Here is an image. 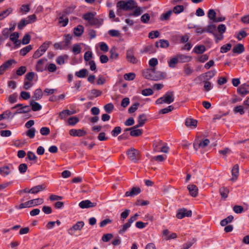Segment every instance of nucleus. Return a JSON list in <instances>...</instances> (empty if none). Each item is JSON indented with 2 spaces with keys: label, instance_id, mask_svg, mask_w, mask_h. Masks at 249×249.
I'll return each instance as SVG.
<instances>
[{
  "label": "nucleus",
  "instance_id": "nucleus-1",
  "mask_svg": "<svg viewBox=\"0 0 249 249\" xmlns=\"http://www.w3.org/2000/svg\"><path fill=\"white\" fill-rule=\"evenodd\" d=\"M117 7H121L124 11H129L137 7V4L134 0H121L117 2Z\"/></svg>",
  "mask_w": 249,
  "mask_h": 249
},
{
  "label": "nucleus",
  "instance_id": "nucleus-2",
  "mask_svg": "<svg viewBox=\"0 0 249 249\" xmlns=\"http://www.w3.org/2000/svg\"><path fill=\"white\" fill-rule=\"evenodd\" d=\"M174 101V92L171 91H167L163 96L158 99L156 101V104H162L166 103L170 104Z\"/></svg>",
  "mask_w": 249,
  "mask_h": 249
},
{
  "label": "nucleus",
  "instance_id": "nucleus-3",
  "mask_svg": "<svg viewBox=\"0 0 249 249\" xmlns=\"http://www.w3.org/2000/svg\"><path fill=\"white\" fill-rule=\"evenodd\" d=\"M44 200L42 198H36L28 201L25 203H21L19 205V206H16V208L19 209H21L25 208H29L42 204Z\"/></svg>",
  "mask_w": 249,
  "mask_h": 249
},
{
  "label": "nucleus",
  "instance_id": "nucleus-4",
  "mask_svg": "<svg viewBox=\"0 0 249 249\" xmlns=\"http://www.w3.org/2000/svg\"><path fill=\"white\" fill-rule=\"evenodd\" d=\"M51 44V42H45L43 43L34 53L33 57L35 59H36L42 56L46 51Z\"/></svg>",
  "mask_w": 249,
  "mask_h": 249
},
{
  "label": "nucleus",
  "instance_id": "nucleus-5",
  "mask_svg": "<svg viewBox=\"0 0 249 249\" xmlns=\"http://www.w3.org/2000/svg\"><path fill=\"white\" fill-rule=\"evenodd\" d=\"M17 109L16 111L14 112V115L18 114H23L30 112L31 111V107L30 106H23L21 104H18L13 107L11 109Z\"/></svg>",
  "mask_w": 249,
  "mask_h": 249
},
{
  "label": "nucleus",
  "instance_id": "nucleus-6",
  "mask_svg": "<svg viewBox=\"0 0 249 249\" xmlns=\"http://www.w3.org/2000/svg\"><path fill=\"white\" fill-rule=\"evenodd\" d=\"M127 154L128 158L133 162H136L140 159V152L134 148L129 149Z\"/></svg>",
  "mask_w": 249,
  "mask_h": 249
},
{
  "label": "nucleus",
  "instance_id": "nucleus-7",
  "mask_svg": "<svg viewBox=\"0 0 249 249\" xmlns=\"http://www.w3.org/2000/svg\"><path fill=\"white\" fill-rule=\"evenodd\" d=\"M95 14L92 12L87 13L83 15V18L88 21L89 23L91 25H97L99 20L98 19L94 18Z\"/></svg>",
  "mask_w": 249,
  "mask_h": 249
},
{
  "label": "nucleus",
  "instance_id": "nucleus-8",
  "mask_svg": "<svg viewBox=\"0 0 249 249\" xmlns=\"http://www.w3.org/2000/svg\"><path fill=\"white\" fill-rule=\"evenodd\" d=\"M155 68H151L143 71L142 74L143 76L147 79L154 81H157L158 77L155 76Z\"/></svg>",
  "mask_w": 249,
  "mask_h": 249
},
{
  "label": "nucleus",
  "instance_id": "nucleus-9",
  "mask_svg": "<svg viewBox=\"0 0 249 249\" xmlns=\"http://www.w3.org/2000/svg\"><path fill=\"white\" fill-rule=\"evenodd\" d=\"M84 225L85 224L83 221H80L77 222L68 230V233L71 235H74L75 231L81 230L84 226Z\"/></svg>",
  "mask_w": 249,
  "mask_h": 249
},
{
  "label": "nucleus",
  "instance_id": "nucleus-10",
  "mask_svg": "<svg viewBox=\"0 0 249 249\" xmlns=\"http://www.w3.org/2000/svg\"><path fill=\"white\" fill-rule=\"evenodd\" d=\"M192 215V211L187 210L185 208L181 209L178 210L176 216L178 219H182L185 217H189Z\"/></svg>",
  "mask_w": 249,
  "mask_h": 249
},
{
  "label": "nucleus",
  "instance_id": "nucleus-11",
  "mask_svg": "<svg viewBox=\"0 0 249 249\" xmlns=\"http://www.w3.org/2000/svg\"><path fill=\"white\" fill-rule=\"evenodd\" d=\"M249 85L244 84L240 85L237 89V92L241 96H244L249 93Z\"/></svg>",
  "mask_w": 249,
  "mask_h": 249
},
{
  "label": "nucleus",
  "instance_id": "nucleus-12",
  "mask_svg": "<svg viewBox=\"0 0 249 249\" xmlns=\"http://www.w3.org/2000/svg\"><path fill=\"white\" fill-rule=\"evenodd\" d=\"M70 135L73 137H83L87 134V132L84 129H71L69 131Z\"/></svg>",
  "mask_w": 249,
  "mask_h": 249
},
{
  "label": "nucleus",
  "instance_id": "nucleus-13",
  "mask_svg": "<svg viewBox=\"0 0 249 249\" xmlns=\"http://www.w3.org/2000/svg\"><path fill=\"white\" fill-rule=\"evenodd\" d=\"M96 206V203L91 202L89 200H85L79 203V206L82 209L93 208Z\"/></svg>",
  "mask_w": 249,
  "mask_h": 249
},
{
  "label": "nucleus",
  "instance_id": "nucleus-14",
  "mask_svg": "<svg viewBox=\"0 0 249 249\" xmlns=\"http://www.w3.org/2000/svg\"><path fill=\"white\" fill-rule=\"evenodd\" d=\"M47 61L46 58H42L38 60L36 63V70L37 71L42 72L46 69L44 66L45 63Z\"/></svg>",
  "mask_w": 249,
  "mask_h": 249
},
{
  "label": "nucleus",
  "instance_id": "nucleus-15",
  "mask_svg": "<svg viewBox=\"0 0 249 249\" xmlns=\"http://www.w3.org/2000/svg\"><path fill=\"white\" fill-rule=\"evenodd\" d=\"M15 63L16 62L14 59L9 60L4 63L0 66V74H3L7 69L10 68L13 63Z\"/></svg>",
  "mask_w": 249,
  "mask_h": 249
},
{
  "label": "nucleus",
  "instance_id": "nucleus-16",
  "mask_svg": "<svg viewBox=\"0 0 249 249\" xmlns=\"http://www.w3.org/2000/svg\"><path fill=\"white\" fill-rule=\"evenodd\" d=\"M126 58L127 61L130 63L134 64L137 62V59L134 55L133 49L130 48L127 50L126 53Z\"/></svg>",
  "mask_w": 249,
  "mask_h": 249
},
{
  "label": "nucleus",
  "instance_id": "nucleus-17",
  "mask_svg": "<svg viewBox=\"0 0 249 249\" xmlns=\"http://www.w3.org/2000/svg\"><path fill=\"white\" fill-rule=\"evenodd\" d=\"M210 142L209 140L206 139L198 143L195 142L194 143V147L196 150L200 148H204L209 144Z\"/></svg>",
  "mask_w": 249,
  "mask_h": 249
},
{
  "label": "nucleus",
  "instance_id": "nucleus-18",
  "mask_svg": "<svg viewBox=\"0 0 249 249\" xmlns=\"http://www.w3.org/2000/svg\"><path fill=\"white\" fill-rule=\"evenodd\" d=\"M190 195L193 197H196L198 195V188L194 184H189L187 186Z\"/></svg>",
  "mask_w": 249,
  "mask_h": 249
},
{
  "label": "nucleus",
  "instance_id": "nucleus-19",
  "mask_svg": "<svg viewBox=\"0 0 249 249\" xmlns=\"http://www.w3.org/2000/svg\"><path fill=\"white\" fill-rule=\"evenodd\" d=\"M12 164H9L8 165L4 166L0 168V174H1L3 176H7L9 175L11 171L10 170V167H12Z\"/></svg>",
  "mask_w": 249,
  "mask_h": 249
},
{
  "label": "nucleus",
  "instance_id": "nucleus-20",
  "mask_svg": "<svg viewBox=\"0 0 249 249\" xmlns=\"http://www.w3.org/2000/svg\"><path fill=\"white\" fill-rule=\"evenodd\" d=\"M180 63H185L190 62L192 59V56L183 54H178L177 55Z\"/></svg>",
  "mask_w": 249,
  "mask_h": 249
},
{
  "label": "nucleus",
  "instance_id": "nucleus-21",
  "mask_svg": "<svg viewBox=\"0 0 249 249\" xmlns=\"http://www.w3.org/2000/svg\"><path fill=\"white\" fill-rule=\"evenodd\" d=\"M141 192V189L139 188L133 187L130 191H127L125 196H133L138 195Z\"/></svg>",
  "mask_w": 249,
  "mask_h": 249
},
{
  "label": "nucleus",
  "instance_id": "nucleus-22",
  "mask_svg": "<svg viewBox=\"0 0 249 249\" xmlns=\"http://www.w3.org/2000/svg\"><path fill=\"white\" fill-rule=\"evenodd\" d=\"M169 46V42L167 40L160 39L159 41L156 42V46L157 48L160 47L162 48H167Z\"/></svg>",
  "mask_w": 249,
  "mask_h": 249
},
{
  "label": "nucleus",
  "instance_id": "nucleus-23",
  "mask_svg": "<svg viewBox=\"0 0 249 249\" xmlns=\"http://www.w3.org/2000/svg\"><path fill=\"white\" fill-rule=\"evenodd\" d=\"M232 178L231 179V180H236L238 177L239 174V166L238 164H235L232 168L231 171Z\"/></svg>",
  "mask_w": 249,
  "mask_h": 249
},
{
  "label": "nucleus",
  "instance_id": "nucleus-24",
  "mask_svg": "<svg viewBox=\"0 0 249 249\" xmlns=\"http://www.w3.org/2000/svg\"><path fill=\"white\" fill-rule=\"evenodd\" d=\"M35 100H31L30 102V106L34 111L40 110L42 108V106L38 103L35 101Z\"/></svg>",
  "mask_w": 249,
  "mask_h": 249
},
{
  "label": "nucleus",
  "instance_id": "nucleus-25",
  "mask_svg": "<svg viewBox=\"0 0 249 249\" xmlns=\"http://www.w3.org/2000/svg\"><path fill=\"white\" fill-rule=\"evenodd\" d=\"M102 92L96 89H93L90 91V94L88 96L90 100H92L94 98L98 97L102 94Z\"/></svg>",
  "mask_w": 249,
  "mask_h": 249
},
{
  "label": "nucleus",
  "instance_id": "nucleus-26",
  "mask_svg": "<svg viewBox=\"0 0 249 249\" xmlns=\"http://www.w3.org/2000/svg\"><path fill=\"white\" fill-rule=\"evenodd\" d=\"M42 96L43 92L42 90L40 89H37L35 90L32 98L34 100H39L42 97Z\"/></svg>",
  "mask_w": 249,
  "mask_h": 249
},
{
  "label": "nucleus",
  "instance_id": "nucleus-27",
  "mask_svg": "<svg viewBox=\"0 0 249 249\" xmlns=\"http://www.w3.org/2000/svg\"><path fill=\"white\" fill-rule=\"evenodd\" d=\"M183 71L186 76H190L194 72V70L189 64H185L183 67Z\"/></svg>",
  "mask_w": 249,
  "mask_h": 249
},
{
  "label": "nucleus",
  "instance_id": "nucleus-28",
  "mask_svg": "<svg viewBox=\"0 0 249 249\" xmlns=\"http://www.w3.org/2000/svg\"><path fill=\"white\" fill-rule=\"evenodd\" d=\"M197 122L196 120L191 118H187L185 121V125L187 127H196L197 125Z\"/></svg>",
  "mask_w": 249,
  "mask_h": 249
},
{
  "label": "nucleus",
  "instance_id": "nucleus-29",
  "mask_svg": "<svg viewBox=\"0 0 249 249\" xmlns=\"http://www.w3.org/2000/svg\"><path fill=\"white\" fill-rule=\"evenodd\" d=\"M245 51L244 45L242 44H238L237 46L234 47L232 49V52L234 53H241Z\"/></svg>",
  "mask_w": 249,
  "mask_h": 249
},
{
  "label": "nucleus",
  "instance_id": "nucleus-30",
  "mask_svg": "<svg viewBox=\"0 0 249 249\" xmlns=\"http://www.w3.org/2000/svg\"><path fill=\"white\" fill-rule=\"evenodd\" d=\"M44 189L45 188H44L42 185H39L32 188L30 189L29 192L32 194H37Z\"/></svg>",
  "mask_w": 249,
  "mask_h": 249
},
{
  "label": "nucleus",
  "instance_id": "nucleus-31",
  "mask_svg": "<svg viewBox=\"0 0 249 249\" xmlns=\"http://www.w3.org/2000/svg\"><path fill=\"white\" fill-rule=\"evenodd\" d=\"M84 32V27L82 25H78L74 28V33L77 36H80Z\"/></svg>",
  "mask_w": 249,
  "mask_h": 249
},
{
  "label": "nucleus",
  "instance_id": "nucleus-32",
  "mask_svg": "<svg viewBox=\"0 0 249 249\" xmlns=\"http://www.w3.org/2000/svg\"><path fill=\"white\" fill-rule=\"evenodd\" d=\"M179 62L177 55H176L174 57L171 58L169 61H168V65L169 67L174 68L175 67L176 65Z\"/></svg>",
  "mask_w": 249,
  "mask_h": 249
},
{
  "label": "nucleus",
  "instance_id": "nucleus-33",
  "mask_svg": "<svg viewBox=\"0 0 249 249\" xmlns=\"http://www.w3.org/2000/svg\"><path fill=\"white\" fill-rule=\"evenodd\" d=\"M72 114L73 113L69 110H64L59 113V117L61 119L63 120Z\"/></svg>",
  "mask_w": 249,
  "mask_h": 249
},
{
  "label": "nucleus",
  "instance_id": "nucleus-34",
  "mask_svg": "<svg viewBox=\"0 0 249 249\" xmlns=\"http://www.w3.org/2000/svg\"><path fill=\"white\" fill-rule=\"evenodd\" d=\"M13 11V9L11 8H9L3 11L0 13V20L3 19L4 18L8 16Z\"/></svg>",
  "mask_w": 249,
  "mask_h": 249
},
{
  "label": "nucleus",
  "instance_id": "nucleus-35",
  "mask_svg": "<svg viewBox=\"0 0 249 249\" xmlns=\"http://www.w3.org/2000/svg\"><path fill=\"white\" fill-rule=\"evenodd\" d=\"M19 37L18 33L17 32H15L12 34L10 36V40L14 42V44H17V43L20 44L19 40H18Z\"/></svg>",
  "mask_w": 249,
  "mask_h": 249
},
{
  "label": "nucleus",
  "instance_id": "nucleus-36",
  "mask_svg": "<svg viewBox=\"0 0 249 249\" xmlns=\"http://www.w3.org/2000/svg\"><path fill=\"white\" fill-rule=\"evenodd\" d=\"M75 75L79 78H84L88 74V71L85 69H81L78 71H76L75 73Z\"/></svg>",
  "mask_w": 249,
  "mask_h": 249
},
{
  "label": "nucleus",
  "instance_id": "nucleus-37",
  "mask_svg": "<svg viewBox=\"0 0 249 249\" xmlns=\"http://www.w3.org/2000/svg\"><path fill=\"white\" fill-rule=\"evenodd\" d=\"M229 190L225 187H221L219 189V193L222 198H226L229 194Z\"/></svg>",
  "mask_w": 249,
  "mask_h": 249
},
{
  "label": "nucleus",
  "instance_id": "nucleus-38",
  "mask_svg": "<svg viewBox=\"0 0 249 249\" xmlns=\"http://www.w3.org/2000/svg\"><path fill=\"white\" fill-rule=\"evenodd\" d=\"M172 13V11L169 10L166 13H163L160 17V20L161 21L168 20Z\"/></svg>",
  "mask_w": 249,
  "mask_h": 249
},
{
  "label": "nucleus",
  "instance_id": "nucleus-39",
  "mask_svg": "<svg viewBox=\"0 0 249 249\" xmlns=\"http://www.w3.org/2000/svg\"><path fill=\"white\" fill-rule=\"evenodd\" d=\"M32 49V46L31 45L27 46L20 50L19 53L21 55L25 56Z\"/></svg>",
  "mask_w": 249,
  "mask_h": 249
},
{
  "label": "nucleus",
  "instance_id": "nucleus-40",
  "mask_svg": "<svg viewBox=\"0 0 249 249\" xmlns=\"http://www.w3.org/2000/svg\"><path fill=\"white\" fill-rule=\"evenodd\" d=\"M233 219V216L232 215H230L227 218L221 220L220 224L222 226H225L227 225L229 223L231 222Z\"/></svg>",
  "mask_w": 249,
  "mask_h": 249
},
{
  "label": "nucleus",
  "instance_id": "nucleus-41",
  "mask_svg": "<svg viewBox=\"0 0 249 249\" xmlns=\"http://www.w3.org/2000/svg\"><path fill=\"white\" fill-rule=\"evenodd\" d=\"M109 53H110V58L111 59L115 60V59H116L118 58V57L119 56V54L116 52V48L114 47H112L110 49V50L109 51Z\"/></svg>",
  "mask_w": 249,
  "mask_h": 249
},
{
  "label": "nucleus",
  "instance_id": "nucleus-42",
  "mask_svg": "<svg viewBox=\"0 0 249 249\" xmlns=\"http://www.w3.org/2000/svg\"><path fill=\"white\" fill-rule=\"evenodd\" d=\"M146 120V116L145 114H142L139 116L138 122L139 123V126H142Z\"/></svg>",
  "mask_w": 249,
  "mask_h": 249
},
{
  "label": "nucleus",
  "instance_id": "nucleus-43",
  "mask_svg": "<svg viewBox=\"0 0 249 249\" xmlns=\"http://www.w3.org/2000/svg\"><path fill=\"white\" fill-rule=\"evenodd\" d=\"M205 47L203 45H198L196 46L194 49V52L196 53H202L205 51Z\"/></svg>",
  "mask_w": 249,
  "mask_h": 249
},
{
  "label": "nucleus",
  "instance_id": "nucleus-44",
  "mask_svg": "<svg viewBox=\"0 0 249 249\" xmlns=\"http://www.w3.org/2000/svg\"><path fill=\"white\" fill-rule=\"evenodd\" d=\"M163 142L160 140L156 141L153 143L154 150L159 151L160 148L162 146Z\"/></svg>",
  "mask_w": 249,
  "mask_h": 249
},
{
  "label": "nucleus",
  "instance_id": "nucleus-45",
  "mask_svg": "<svg viewBox=\"0 0 249 249\" xmlns=\"http://www.w3.org/2000/svg\"><path fill=\"white\" fill-rule=\"evenodd\" d=\"M205 30L206 32L212 33L213 35V33H215V31H216V26L213 24H210L207 26Z\"/></svg>",
  "mask_w": 249,
  "mask_h": 249
},
{
  "label": "nucleus",
  "instance_id": "nucleus-46",
  "mask_svg": "<svg viewBox=\"0 0 249 249\" xmlns=\"http://www.w3.org/2000/svg\"><path fill=\"white\" fill-rule=\"evenodd\" d=\"M79 122V119L76 117H71L68 120V123L70 125H74Z\"/></svg>",
  "mask_w": 249,
  "mask_h": 249
},
{
  "label": "nucleus",
  "instance_id": "nucleus-47",
  "mask_svg": "<svg viewBox=\"0 0 249 249\" xmlns=\"http://www.w3.org/2000/svg\"><path fill=\"white\" fill-rule=\"evenodd\" d=\"M184 10V7L183 5H178L175 6L173 8L172 12L176 14H178Z\"/></svg>",
  "mask_w": 249,
  "mask_h": 249
},
{
  "label": "nucleus",
  "instance_id": "nucleus-48",
  "mask_svg": "<svg viewBox=\"0 0 249 249\" xmlns=\"http://www.w3.org/2000/svg\"><path fill=\"white\" fill-rule=\"evenodd\" d=\"M231 48V44L230 43L226 44L223 45L220 48V52L221 53H225L230 51Z\"/></svg>",
  "mask_w": 249,
  "mask_h": 249
},
{
  "label": "nucleus",
  "instance_id": "nucleus-49",
  "mask_svg": "<svg viewBox=\"0 0 249 249\" xmlns=\"http://www.w3.org/2000/svg\"><path fill=\"white\" fill-rule=\"evenodd\" d=\"M17 101H18V94L16 93L12 94L8 97V101L11 104L15 103L17 102Z\"/></svg>",
  "mask_w": 249,
  "mask_h": 249
},
{
  "label": "nucleus",
  "instance_id": "nucleus-50",
  "mask_svg": "<svg viewBox=\"0 0 249 249\" xmlns=\"http://www.w3.org/2000/svg\"><path fill=\"white\" fill-rule=\"evenodd\" d=\"M29 24V22H28L26 18L22 19L19 23L18 24V27L19 30H21L25 27L26 25Z\"/></svg>",
  "mask_w": 249,
  "mask_h": 249
},
{
  "label": "nucleus",
  "instance_id": "nucleus-51",
  "mask_svg": "<svg viewBox=\"0 0 249 249\" xmlns=\"http://www.w3.org/2000/svg\"><path fill=\"white\" fill-rule=\"evenodd\" d=\"M36 129L34 127L31 128L26 132V135L30 138L32 139L35 136Z\"/></svg>",
  "mask_w": 249,
  "mask_h": 249
},
{
  "label": "nucleus",
  "instance_id": "nucleus-52",
  "mask_svg": "<svg viewBox=\"0 0 249 249\" xmlns=\"http://www.w3.org/2000/svg\"><path fill=\"white\" fill-rule=\"evenodd\" d=\"M134 9H135L134 11H133V13H130L129 14L130 16H134V17H138V16H140L142 12L141 8L137 6V7L134 8Z\"/></svg>",
  "mask_w": 249,
  "mask_h": 249
},
{
  "label": "nucleus",
  "instance_id": "nucleus-53",
  "mask_svg": "<svg viewBox=\"0 0 249 249\" xmlns=\"http://www.w3.org/2000/svg\"><path fill=\"white\" fill-rule=\"evenodd\" d=\"M142 134V130L141 129H132L130 132V135L132 136L138 137Z\"/></svg>",
  "mask_w": 249,
  "mask_h": 249
},
{
  "label": "nucleus",
  "instance_id": "nucleus-54",
  "mask_svg": "<svg viewBox=\"0 0 249 249\" xmlns=\"http://www.w3.org/2000/svg\"><path fill=\"white\" fill-rule=\"evenodd\" d=\"M114 108V106L112 103H108L104 106L105 111L108 113H111Z\"/></svg>",
  "mask_w": 249,
  "mask_h": 249
},
{
  "label": "nucleus",
  "instance_id": "nucleus-55",
  "mask_svg": "<svg viewBox=\"0 0 249 249\" xmlns=\"http://www.w3.org/2000/svg\"><path fill=\"white\" fill-rule=\"evenodd\" d=\"M67 57L68 56L67 55L59 56L57 58L56 62L59 65H63L65 63V60L67 58Z\"/></svg>",
  "mask_w": 249,
  "mask_h": 249
},
{
  "label": "nucleus",
  "instance_id": "nucleus-56",
  "mask_svg": "<svg viewBox=\"0 0 249 249\" xmlns=\"http://www.w3.org/2000/svg\"><path fill=\"white\" fill-rule=\"evenodd\" d=\"M27 168V165L26 163H21L18 166V170L21 174L25 173Z\"/></svg>",
  "mask_w": 249,
  "mask_h": 249
},
{
  "label": "nucleus",
  "instance_id": "nucleus-57",
  "mask_svg": "<svg viewBox=\"0 0 249 249\" xmlns=\"http://www.w3.org/2000/svg\"><path fill=\"white\" fill-rule=\"evenodd\" d=\"M196 242V240L195 238H193L190 241H188L187 242L183 244V246L186 249H189L191 247L193 246L194 244H195Z\"/></svg>",
  "mask_w": 249,
  "mask_h": 249
},
{
  "label": "nucleus",
  "instance_id": "nucleus-58",
  "mask_svg": "<svg viewBox=\"0 0 249 249\" xmlns=\"http://www.w3.org/2000/svg\"><path fill=\"white\" fill-rule=\"evenodd\" d=\"M121 128L120 126H116L111 131V135L113 137H116L121 132Z\"/></svg>",
  "mask_w": 249,
  "mask_h": 249
},
{
  "label": "nucleus",
  "instance_id": "nucleus-59",
  "mask_svg": "<svg viewBox=\"0 0 249 249\" xmlns=\"http://www.w3.org/2000/svg\"><path fill=\"white\" fill-rule=\"evenodd\" d=\"M27 69L25 66L20 67L17 71V74L19 76L22 75L26 71Z\"/></svg>",
  "mask_w": 249,
  "mask_h": 249
},
{
  "label": "nucleus",
  "instance_id": "nucleus-60",
  "mask_svg": "<svg viewBox=\"0 0 249 249\" xmlns=\"http://www.w3.org/2000/svg\"><path fill=\"white\" fill-rule=\"evenodd\" d=\"M160 36V33L158 31H153L150 32L148 34V37L150 38L153 39L158 37Z\"/></svg>",
  "mask_w": 249,
  "mask_h": 249
},
{
  "label": "nucleus",
  "instance_id": "nucleus-61",
  "mask_svg": "<svg viewBox=\"0 0 249 249\" xmlns=\"http://www.w3.org/2000/svg\"><path fill=\"white\" fill-rule=\"evenodd\" d=\"M135 77V74L133 72L126 73L124 75V78L126 80H133Z\"/></svg>",
  "mask_w": 249,
  "mask_h": 249
},
{
  "label": "nucleus",
  "instance_id": "nucleus-62",
  "mask_svg": "<svg viewBox=\"0 0 249 249\" xmlns=\"http://www.w3.org/2000/svg\"><path fill=\"white\" fill-rule=\"evenodd\" d=\"M208 17L211 19L213 21L215 18L216 13L213 9H210L208 11Z\"/></svg>",
  "mask_w": 249,
  "mask_h": 249
},
{
  "label": "nucleus",
  "instance_id": "nucleus-63",
  "mask_svg": "<svg viewBox=\"0 0 249 249\" xmlns=\"http://www.w3.org/2000/svg\"><path fill=\"white\" fill-rule=\"evenodd\" d=\"M150 16L148 14H143L141 18V20L144 23H147L150 19Z\"/></svg>",
  "mask_w": 249,
  "mask_h": 249
},
{
  "label": "nucleus",
  "instance_id": "nucleus-64",
  "mask_svg": "<svg viewBox=\"0 0 249 249\" xmlns=\"http://www.w3.org/2000/svg\"><path fill=\"white\" fill-rule=\"evenodd\" d=\"M140 105V104L138 102L135 103L132 106H131L128 109V112L130 113H132L134 112L138 107V106Z\"/></svg>",
  "mask_w": 249,
  "mask_h": 249
}]
</instances>
